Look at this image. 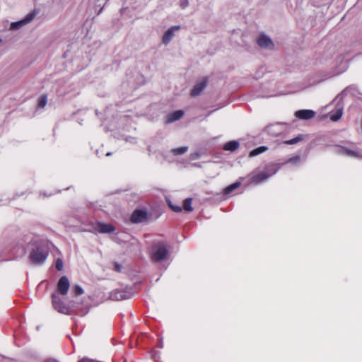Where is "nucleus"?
<instances>
[{
	"label": "nucleus",
	"mask_w": 362,
	"mask_h": 362,
	"mask_svg": "<svg viewBox=\"0 0 362 362\" xmlns=\"http://www.w3.org/2000/svg\"><path fill=\"white\" fill-rule=\"evenodd\" d=\"M95 230L100 233H111L115 230V228L110 223H98Z\"/></svg>",
	"instance_id": "9b49d317"
},
{
	"label": "nucleus",
	"mask_w": 362,
	"mask_h": 362,
	"mask_svg": "<svg viewBox=\"0 0 362 362\" xmlns=\"http://www.w3.org/2000/svg\"><path fill=\"white\" fill-rule=\"evenodd\" d=\"M267 150V147L264 146H259V147L253 149L252 151H251L250 153V157L256 156L260 153H264Z\"/></svg>",
	"instance_id": "6ab92c4d"
},
{
	"label": "nucleus",
	"mask_w": 362,
	"mask_h": 362,
	"mask_svg": "<svg viewBox=\"0 0 362 362\" xmlns=\"http://www.w3.org/2000/svg\"><path fill=\"white\" fill-rule=\"evenodd\" d=\"M315 112L311 110H300L295 112V116L300 119H310L315 117Z\"/></svg>",
	"instance_id": "f8f14e48"
},
{
	"label": "nucleus",
	"mask_w": 362,
	"mask_h": 362,
	"mask_svg": "<svg viewBox=\"0 0 362 362\" xmlns=\"http://www.w3.org/2000/svg\"><path fill=\"white\" fill-rule=\"evenodd\" d=\"M184 115L183 111L182 110H177L171 114H169L166 117V122L167 123H172L177 120H179Z\"/></svg>",
	"instance_id": "2eb2a0df"
},
{
	"label": "nucleus",
	"mask_w": 362,
	"mask_h": 362,
	"mask_svg": "<svg viewBox=\"0 0 362 362\" xmlns=\"http://www.w3.org/2000/svg\"><path fill=\"white\" fill-rule=\"evenodd\" d=\"M192 199L187 198L183 202V209L187 211H192L193 208L192 206Z\"/></svg>",
	"instance_id": "aec40b11"
},
{
	"label": "nucleus",
	"mask_w": 362,
	"mask_h": 362,
	"mask_svg": "<svg viewBox=\"0 0 362 362\" xmlns=\"http://www.w3.org/2000/svg\"><path fill=\"white\" fill-rule=\"evenodd\" d=\"M209 83L206 77L203 78L201 81H198L191 90L192 96H197L206 88Z\"/></svg>",
	"instance_id": "0eeeda50"
},
{
	"label": "nucleus",
	"mask_w": 362,
	"mask_h": 362,
	"mask_svg": "<svg viewBox=\"0 0 362 362\" xmlns=\"http://www.w3.org/2000/svg\"><path fill=\"white\" fill-rule=\"evenodd\" d=\"M47 104V97L42 95L38 100V107L43 108Z\"/></svg>",
	"instance_id": "b1692460"
},
{
	"label": "nucleus",
	"mask_w": 362,
	"mask_h": 362,
	"mask_svg": "<svg viewBox=\"0 0 362 362\" xmlns=\"http://www.w3.org/2000/svg\"><path fill=\"white\" fill-rule=\"evenodd\" d=\"M342 114L343 107L341 105L337 104L336 112L330 115V119L333 122H337L341 117Z\"/></svg>",
	"instance_id": "dca6fc26"
},
{
	"label": "nucleus",
	"mask_w": 362,
	"mask_h": 362,
	"mask_svg": "<svg viewBox=\"0 0 362 362\" xmlns=\"http://www.w3.org/2000/svg\"><path fill=\"white\" fill-rule=\"evenodd\" d=\"M52 304L54 309L58 312L64 314L69 313V308L62 301L58 294L54 293L52 295Z\"/></svg>",
	"instance_id": "20e7f679"
},
{
	"label": "nucleus",
	"mask_w": 362,
	"mask_h": 362,
	"mask_svg": "<svg viewBox=\"0 0 362 362\" xmlns=\"http://www.w3.org/2000/svg\"><path fill=\"white\" fill-rule=\"evenodd\" d=\"M52 194H51V193H50V194H44V196H45V197H49V196H51Z\"/></svg>",
	"instance_id": "473e14b6"
},
{
	"label": "nucleus",
	"mask_w": 362,
	"mask_h": 362,
	"mask_svg": "<svg viewBox=\"0 0 362 362\" xmlns=\"http://www.w3.org/2000/svg\"><path fill=\"white\" fill-rule=\"evenodd\" d=\"M180 26H172L168 29L163 36L162 41L165 45L168 44L174 36V33L180 30Z\"/></svg>",
	"instance_id": "ddd939ff"
},
{
	"label": "nucleus",
	"mask_w": 362,
	"mask_h": 362,
	"mask_svg": "<svg viewBox=\"0 0 362 362\" xmlns=\"http://www.w3.org/2000/svg\"><path fill=\"white\" fill-rule=\"evenodd\" d=\"M23 241L30 250L29 259L31 263L35 265L43 264L49 255V250L45 243L34 234L25 235Z\"/></svg>",
	"instance_id": "f257e3e1"
},
{
	"label": "nucleus",
	"mask_w": 362,
	"mask_h": 362,
	"mask_svg": "<svg viewBox=\"0 0 362 362\" xmlns=\"http://www.w3.org/2000/svg\"><path fill=\"white\" fill-rule=\"evenodd\" d=\"M115 270H117L118 272L120 271V269H121V266L118 263H115Z\"/></svg>",
	"instance_id": "2f4dec72"
},
{
	"label": "nucleus",
	"mask_w": 362,
	"mask_h": 362,
	"mask_svg": "<svg viewBox=\"0 0 362 362\" xmlns=\"http://www.w3.org/2000/svg\"><path fill=\"white\" fill-rule=\"evenodd\" d=\"M170 209L175 212H181L182 209L180 206L173 205L170 202H168Z\"/></svg>",
	"instance_id": "bb28decb"
},
{
	"label": "nucleus",
	"mask_w": 362,
	"mask_h": 362,
	"mask_svg": "<svg viewBox=\"0 0 362 362\" xmlns=\"http://www.w3.org/2000/svg\"><path fill=\"white\" fill-rule=\"evenodd\" d=\"M240 144L237 141H230L226 143L223 146V149L228 151H234L238 148Z\"/></svg>",
	"instance_id": "f3484780"
},
{
	"label": "nucleus",
	"mask_w": 362,
	"mask_h": 362,
	"mask_svg": "<svg viewBox=\"0 0 362 362\" xmlns=\"http://www.w3.org/2000/svg\"><path fill=\"white\" fill-rule=\"evenodd\" d=\"M279 168H276L274 165L269 166L267 168L266 170L253 175L251 178V183L259 185L276 174Z\"/></svg>",
	"instance_id": "7ed1b4c3"
},
{
	"label": "nucleus",
	"mask_w": 362,
	"mask_h": 362,
	"mask_svg": "<svg viewBox=\"0 0 362 362\" xmlns=\"http://www.w3.org/2000/svg\"><path fill=\"white\" fill-rule=\"evenodd\" d=\"M257 42L262 48L271 49L274 47L272 40L265 35H261L257 40Z\"/></svg>",
	"instance_id": "9d476101"
},
{
	"label": "nucleus",
	"mask_w": 362,
	"mask_h": 362,
	"mask_svg": "<svg viewBox=\"0 0 362 362\" xmlns=\"http://www.w3.org/2000/svg\"><path fill=\"white\" fill-rule=\"evenodd\" d=\"M180 6L182 8H185L189 6V1L188 0H180Z\"/></svg>",
	"instance_id": "c85d7f7f"
},
{
	"label": "nucleus",
	"mask_w": 362,
	"mask_h": 362,
	"mask_svg": "<svg viewBox=\"0 0 362 362\" xmlns=\"http://www.w3.org/2000/svg\"><path fill=\"white\" fill-rule=\"evenodd\" d=\"M146 218V213L143 210H135L131 216V221L134 223L142 222Z\"/></svg>",
	"instance_id": "4468645a"
},
{
	"label": "nucleus",
	"mask_w": 362,
	"mask_h": 362,
	"mask_svg": "<svg viewBox=\"0 0 362 362\" xmlns=\"http://www.w3.org/2000/svg\"><path fill=\"white\" fill-rule=\"evenodd\" d=\"M303 139V136L298 135V136H296L292 139L285 141L284 143L285 144H288V145H293V144H297L298 142L302 141Z\"/></svg>",
	"instance_id": "4be33fe9"
},
{
	"label": "nucleus",
	"mask_w": 362,
	"mask_h": 362,
	"mask_svg": "<svg viewBox=\"0 0 362 362\" xmlns=\"http://www.w3.org/2000/svg\"><path fill=\"white\" fill-rule=\"evenodd\" d=\"M338 60L340 61V69L339 70V72H343L347 68V62L346 61H344L342 57L341 56L338 57Z\"/></svg>",
	"instance_id": "5701e85b"
},
{
	"label": "nucleus",
	"mask_w": 362,
	"mask_h": 362,
	"mask_svg": "<svg viewBox=\"0 0 362 362\" xmlns=\"http://www.w3.org/2000/svg\"><path fill=\"white\" fill-rule=\"evenodd\" d=\"M130 292L123 289H116L110 293V298L115 300H122L131 298Z\"/></svg>",
	"instance_id": "423d86ee"
},
{
	"label": "nucleus",
	"mask_w": 362,
	"mask_h": 362,
	"mask_svg": "<svg viewBox=\"0 0 362 362\" xmlns=\"http://www.w3.org/2000/svg\"><path fill=\"white\" fill-rule=\"evenodd\" d=\"M345 93V90L342 91L341 95H344Z\"/></svg>",
	"instance_id": "f704fd0d"
},
{
	"label": "nucleus",
	"mask_w": 362,
	"mask_h": 362,
	"mask_svg": "<svg viewBox=\"0 0 362 362\" xmlns=\"http://www.w3.org/2000/svg\"><path fill=\"white\" fill-rule=\"evenodd\" d=\"M336 152L340 155L351 158H362L360 152L356 149H351L345 146H339L336 148Z\"/></svg>",
	"instance_id": "39448f33"
},
{
	"label": "nucleus",
	"mask_w": 362,
	"mask_h": 362,
	"mask_svg": "<svg viewBox=\"0 0 362 362\" xmlns=\"http://www.w3.org/2000/svg\"><path fill=\"white\" fill-rule=\"evenodd\" d=\"M73 291L76 296H80L83 293V288L79 285H75L73 288Z\"/></svg>",
	"instance_id": "393cba45"
},
{
	"label": "nucleus",
	"mask_w": 362,
	"mask_h": 362,
	"mask_svg": "<svg viewBox=\"0 0 362 362\" xmlns=\"http://www.w3.org/2000/svg\"><path fill=\"white\" fill-rule=\"evenodd\" d=\"M125 141L127 142H129V143H132V144H135L136 143V139L134 138V137H131V136L125 138Z\"/></svg>",
	"instance_id": "c756f323"
},
{
	"label": "nucleus",
	"mask_w": 362,
	"mask_h": 362,
	"mask_svg": "<svg viewBox=\"0 0 362 362\" xmlns=\"http://www.w3.org/2000/svg\"><path fill=\"white\" fill-rule=\"evenodd\" d=\"M70 287L68 278L66 276H62L57 283V291L62 295H66Z\"/></svg>",
	"instance_id": "1a4fd4ad"
},
{
	"label": "nucleus",
	"mask_w": 362,
	"mask_h": 362,
	"mask_svg": "<svg viewBox=\"0 0 362 362\" xmlns=\"http://www.w3.org/2000/svg\"><path fill=\"white\" fill-rule=\"evenodd\" d=\"M2 42V40H1V38L0 37V42Z\"/></svg>",
	"instance_id": "c9c22d12"
},
{
	"label": "nucleus",
	"mask_w": 362,
	"mask_h": 362,
	"mask_svg": "<svg viewBox=\"0 0 362 362\" xmlns=\"http://www.w3.org/2000/svg\"><path fill=\"white\" fill-rule=\"evenodd\" d=\"M190 156H191L192 160H194V159L199 158L200 155L199 153H192Z\"/></svg>",
	"instance_id": "7c9ffc66"
},
{
	"label": "nucleus",
	"mask_w": 362,
	"mask_h": 362,
	"mask_svg": "<svg viewBox=\"0 0 362 362\" xmlns=\"http://www.w3.org/2000/svg\"><path fill=\"white\" fill-rule=\"evenodd\" d=\"M187 150H188V147L182 146V147L173 148L172 150V152L174 155L178 156V155H182V154L185 153L187 151Z\"/></svg>",
	"instance_id": "412c9836"
},
{
	"label": "nucleus",
	"mask_w": 362,
	"mask_h": 362,
	"mask_svg": "<svg viewBox=\"0 0 362 362\" xmlns=\"http://www.w3.org/2000/svg\"><path fill=\"white\" fill-rule=\"evenodd\" d=\"M300 160V157L299 156H294L288 160L287 163H291L294 165L298 164Z\"/></svg>",
	"instance_id": "cd10ccee"
},
{
	"label": "nucleus",
	"mask_w": 362,
	"mask_h": 362,
	"mask_svg": "<svg viewBox=\"0 0 362 362\" xmlns=\"http://www.w3.org/2000/svg\"><path fill=\"white\" fill-rule=\"evenodd\" d=\"M240 185H241V182L240 181H237V182L230 185L229 186L226 187L223 189V194L226 195H228V194H231L235 189L239 187L240 186Z\"/></svg>",
	"instance_id": "a211bd4d"
},
{
	"label": "nucleus",
	"mask_w": 362,
	"mask_h": 362,
	"mask_svg": "<svg viewBox=\"0 0 362 362\" xmlns=\"http://www.w3.org/2000/svg\"><path fill=\"white\" fill-rule=\"evenodd\" d=\"M55 267H56V269H57L58 271H62V270L63 269L64 264H63V261H62V259L58 258V259L56 260Z\"/></svg>",
	"instance_id": "a878e982"
},
{
	"label": "nucleus",
	"mask_w": 362,
	"mask_h": 362,
	"mask_svg": "<svg viewBox=\"0 0 362 362\" xmlns=\"http://www.w3.org/2000/svg\"><path fill=\"white\" fill-rule=\"evenodd\" d=\"M169 256V250L165 243L158 241L151 247V258L153 262H159L166 259Z\"/></svg>",
	"instance_id": "f03ea898"
},
{
	"label": "nucleus",
	"mask_w": 362,
	"mask_h": 362,
	"mask_svg": "<svg viewBox=\"0 0 362 362\" xmlns=\"http://www.w3.org/2000/svg\"><path fill=\"white\" fill-rule=\"evenodd\" d=\"M110 154H111V153L107 152V153H106V156H110Z\"/></svg>",
	"instance_id": "72a5a7b5"
},
{
	"label": "nucleus",
	"mask_w": 362,
	"mask_h": 362,
	"mask_svg": "<svg viewBox=\"0 0 362 362\" xmlns=\"http://www.w3.org/2000/svg\"><path fill=\"white\" fill-rule=\"evenodd\" d=\"M34 16L35 15L33 13H29L23 19L16 22L11 23L10 29L12 30H15L22 28L23 26L27 25L30 21H32L34 18Z\"/></svg>",
	"instance_id": "6e6552de"
}]
</instances>
